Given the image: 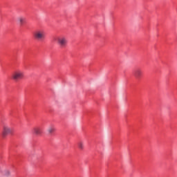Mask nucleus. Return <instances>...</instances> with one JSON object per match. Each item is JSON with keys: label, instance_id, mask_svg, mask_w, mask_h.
I'll list each match as a JSON object with an SVG mask.
<instances>
[{"label": "nucleus", "instance_id": "f257e3e1", "mask_svg": "<svg viewBox=\"0 0 177 177\" xmlns=\"http://www.w3.org/2000/svg\"><path fill=\"white\" fill-rule=\"evenodd\" d=\"M33 37L37 41H44L45 39V30L39 29L34 32Z\"/></svg>", "mask_w": 177, "mask_h": 177}, {"label": "nucleus", "instance_id": "f03ea898", "mask_svg": "<svg viewBox=\"0 0 177 177\" xmlns=\"http://www.w3.org/2000/svg\"><path fill=\"white\" fill-rule=\"evenodd\" d=\"M57 44L59 45L60 48H66L67 46V44L68 41L67 40V37L64 35H61L57 38Z\"/></svg>", "mask_w": 177, "mask_h": 177}, {"label": "nucleus", "instance_id": "7ed1b4c3", "mask_svg": "<svg viewBox=\"0 0 177 177\" xmlns=\"http://www.w3.org/2000/svg\"><path fill=\"white\" fill-rule=\"evenodd\" d=\"M11 77L14 81H19V80H23V78H24V73L21 71H15L12 74Z\"/></svg>", "mask_w": 177, "mask_h": 177}, {"label": "nucleus", "instance_id": "20e7f679", "mask_svg": "<svg viewBox=\"0 0 177 177\" xmlns=\"http://www.w3.org/2000/svg\"><path fill=\"white\" fill-rule=\"evenodd\" d=\"M13 133V129L8 127V126H3V131H2V136L3 138H6L8 135H10Z\"/></svg>", "mask_w": 177, "mask_h": 177}, {"label": "nucleus", "instance_id": "39448f33", "mask_svg": "<svg viewBox=\"0 0 177 177\" xmlns=\"http://www.w3.org/2000/svg\"><path fill=\"white\" fill-rule=\"evenodd\" d=\"M32 132L36 136H41L42 135V129L40 127H34Z\"/></svg>", "mask_w": 177, "mask_h": 177}, {"label": "nucleus", "instance_id": "423d86ee", "mask_svg": "<svg viewBox=\"0 0 177 177\" xmlns=\"http://www.w3.org/2000/svg\"><path fill=\"white\" fill-rule=\"evenodd\" d=\"M142 75H143V71H142V69H137L134 71V76L137 80H139Z\"/></svg>", "mask_w": 177, "mask_h": 177}, {"label": "nucleus", "instance_id": "0eeeda50", "mask_svg": "<svg viewBox=\"0 0 177 177\" xmlns=\"http://www.w3.org/2000/svg\"><path fill=\"white\" fill-rule=\"evenodd\" d=\"M17 21L20 26H23L24 23H26V17H19L17 18Z\"/></svg>", "mask_w": 177, "mask_h": 177}, {"label": "nucleus", "instance_id": "6e6552de", "mask_svg": "<svg viewBox=\"0 0 177 177\" xmlns=\"http://www.w3.org/2000/svg\"><path fill=\"white\" fill-rule=\"evenodd\" d=\"M55 131H56V129L54 126H50L47 129V132L49 133V135H52Z\"/></svg>", "mask_w": 177, "mask_h": 177}, {"label": "nucleus", "instance_id": "1a4fd4ad", "mask_svg": "<svg viewBox=\"0 0 177 177\" xmlns=\"http://www.w3.org/2000/svg\"><path fill=\"white\" fill-rule=\"evenodd\" d=\"M78 147L80 150H83L84 149V143L82 142H78Z\"/></svg>", "mask_w": 177, "mask_h": 177}, {"label": "nucleus", "instance_id": "9d476101", "mask_svg": "<svg viewBox=\"0 0 177 177\" xmlns=\"http://www.w3.org/2000/svg\"><path fill=\"white\" fill-rule=\"evenodd\" d=\"M4 176H10V171H9V170H6L5 171V173H4Z\"/></svg>", "mask_w": 177, "mask_h": 177}, {"label": "nucleus", "instance_id": "9b49d317", "mask_svg": "<svg viewBox=\"0 0 177 177\" xmlns=\"http://www.w3.org/2000/svg\"><path fill=\"white\" fill-rule=\"evenodd\" d=\"M0 172H1V169H0Z\"/></svg>", "mask_w": 177, "mask_h": 177}]
</instances>
